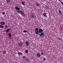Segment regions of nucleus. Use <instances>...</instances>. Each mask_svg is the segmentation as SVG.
<instances>
[{
  "mask_svg": "<svg viewBox=\"0 0 63 63\" xmlns=\"http://www.w3.org/2000/svg\"><path fill=\"white\" fill-rule=\"evenodd\" d=\"M43 30L41 29H39V31L38 32V34L40 35V33H43Z\"/></svg>",
  "mask_w": 63,
  "mask_h": 63,
  "instance_id": "f257e3e1",
  "label": "nucleus"
},
{
  "mask_svg": "<svg viewBox=\"0 0 63 63\" xmlns=\"http://www.w3.org/2000/svg\"><path fill=\"white\" fill-rule=\"evenodd\" d=\"M40 36L41 37H44L45 36V34H44V32H42L40 33Z\"/></svg>",
  "mask_w": 63,
  "mask_h": 63,
  "instance_id": "f03ea898",
  "label": "nucleus"
},
{
  "mask_svg": "<svg viewBox=\"0 0 63 63\" xmlns=\"http://www.w3.org/2000/svg\"><path fill=\"white\" fill-rule=\"evenodd\" d=\"M38 30H39V28H38L35 29V32L36 34H38V32L39 31H38Z\"/></svg>",
  "mask_w": 63,
  "mask_h": 63,
  "instance_id": "7ed1b4c3",
  "label": "nucleus"
},
{
  "mask_svg": "<svg viewBox=\"0 0 63 63\" xmlns=\"http://www.w3.org/2000/svg\"><path fill=\"white\" fill-rule=\"evenodd\" d=\"M20 12L21 14L22 15V16H25V14L23 12H22V11L21 10Z\"/></svg>",
  "mask_w": 63,
  "mask_h": 63,
  "instance_id": "20e7f679",
  "label": "nucleus"
},
{
  "mask_svg": "<svg viewBox=\"0 0 63 63\" xmlns=\"http://www.w3.org/2000/svg\"><path fill=\"white\" fill-rule=\"evenodd\" d=\"M26 45V46H28L29 45V43L28 41H26L25 42Z\"/></svg>",
  "mask_w": 63,
  "mask_h": 63,
  "instance_id": "39448f33",
  "label": "nucleus"
},
{
  "mask_svg": "<svg viewBox=\"0 0 63 63\" xmlns=\"http://www.w3.org/2000/svg\"><path fill=\"white\" fill-rule=\"evenodd\" d=\"M15 9L16 10H20V8L18 7L17 6H16Z\"/></svg>",
  "mask_w": 63,
  "mask_h": 63,
  "instance_id": "423d86ee",
  "label": "nucleus"
},
{
  "mask_svg": "<svg viewBox=\"0 0 63 63\" xmlns=\"http://www.w3.org/2000/svg\"><path fill=\"white\" fill-rule=\"evenodd\" d=\"M47 13H44L43 14V15L44 16H45V17H47V16L46 15Z\"/></svg>",
  "mask_w": 63,
  "mask_h": 63,
  "instance_id": "0eeeda50",
  "label": "nucleus"
},
{
  "mask_svg": "<svg viewBox=\"0 0 63 63\" xmlns=\"http://www.w3.org/2000/svg\"><path fill=\"white\" fill-rule=\"evenodd\" d=\"M36 5L37 6H40V4H39L38 3H36Z\"/></svg>",
  "mask_w": 63,
  "mask_h": 63,
  "instance_id": "6e6552de",
  "label": "nucleus"
},
{
  "mask_svg": "<svg viewBox=\"0 0 63 63\" xmlns=\"http://www.w3.org/2000/svg\"><path fill=\"white\" fill-rule=\"evenodd\" d=\"M18 44L20 46H22V44L21 42H19Z\"/></svg>",
  "mask_w": 63,
  "mask_h": 63,
  "instance_id": "1a4fd4ad",
  "label": "nucleus"
},
{
  "mask_svg": "<svg viewBox=\"0 0 63 63\" xmlns=\"http://www.w3.org/2000/svg\"><path fill=\"white\" fill-rule=\"evenodd\" d=\"M0 24L1 25H5V23L4 22H2L0 23Z\"/></svg>",
  "mask_w": 63,
  "mask_h": 63,
  "instance_id": "9d476101",
  "label": "nucleus"
},
{
  "mask_svg": "<svg viewBox=\"0 0 63 63\" xmlns=\"http://www.w3.org/2000/svg\"><path fill=\"white\" fill-rule=\"evenodd\" d=\"M11 30V29L10 28L8 29L6 31V32H9V30Z\"/></svg>",
  "mask_w": 63,
  "mask_h": 63,
  "instance_id": "9b49d317",
  "label": "nucleus"
},
{
  "mask_svg": "<svg viewBox=\"0 0 63 63\" xmlns=\"http://www.w3.org/2000/svg\"><path fill=\"white\" fill-rule=\"evenodd\" d=\"M6 1L7 3H10L11 2V0H6Z\"/></svg>",
  "mask_w": 63,
  "mask_h": 63,
  "instance_id": "f8f14e48",
  "label": "nucleus"
},
{
  "mask_svg": "<svg viewBox=\"0 0 63 63\" xmlns=\"http://www.w3.org/2000/svg\"><path fill=\"white\" fill-rule=\"evenodd\" d=\"M32 17H33V18H34V17H35V15L33 14H32Z\"/></svg>",
  "mask_w": 63,
  "mask_h": 63,
  "instance_id": "ddd939ff",
  "label": "nucleus"
},
{
  "mask_svg": "<svg viewBox=\"0 0 63 63\" xmlns=\"http://www.w3.org/2000/svg\"><path fill=\"white\" fill-rule=\"evenodd\" d=\"M9 37H12V35H11V33H9L8 34Z\"/></svg>",
  "mask_w": 63,
  "mask_h": 63,
  "instance_id": "4468645a",
  "label": "nucleus"
},
{
  "mask_svg": "<svg viewBox=\"0 0 63 63\" xmlns=\"http://www.w3.org/2000/svg\"><path fill=\"white\" fill-rule=\"evenodd\" d=\"M0 28H3V26L2 25H0Z\"/></svg>",
  "mask_w": 63,
  "mask_h": 63,
  "instance_id": "2eb2a0df",
  "label": "nucleus"
},
{
  "mask_svg": "<svg viewBox=\"0 0 63 63\" xmlns=\"http://www.w3.org/2000/svg\"><path fill=\"white\" fill-rule=\"evenodd\" d=\"M18 54L19 55H22V53L21 52H18Z\"/></svg>",
  "mask_w": 63,
  "mask_h": 63,
  "instance_id": "dca6fc26",
  "label": "nucleus"
},
{
  "mask_svg": "<svg viewBox=\"0 0 63 63\" xmlns=\"http://www.w3.org/2000/svg\"><path fill=\"white\" fill-rule=\"evenodd\" d=\"M24 3H25V2H22V5H23L24 6H25V4H24Z\"/></svg>",
  "mask_w": 63,
  "mask_h": 63,
  "instance_id": "f3484780",
  "label": "nucleus"
},
{
  "mask_svg": "<svg viewBox=\"0 0 63 63\" xmlns=\"http://www.w3.org/2000/svg\"><path fill=\"white\" fill-rule=\"evenodd\" d=\"M59 13H60V15H62V12H61V10H59Z\"/></svg>",
  "mask_w": 63,
  "mask_h": 63,
  "instance_id": "a211bd4d",
  "label": "nucleus"
},
{
  "mask_svg": "<svg viewBox=\"0 0 63 63\" xmlns=\"http://www.w3.org/2000/svg\"><path fill=\"white\" fill-rule=\"evenodd\" d=\"M37 56L38 57H40V54H37Z\"/></svg>",
  "mask_w": 63,
  "mask_h": 63,
  "instance_id": "6ab92c4d",
  "label": "nucleus"
},
{
  "mask_svg": "<svg viewBox=\"0 0 63 63\" xmlns=\"http://www.w3.org/2000/svg\"><path fill=\"white\" fill-rule=\"evenodd\" d=\"M23 32H24V33H26L27 32V31L26 30H24L23 31Z\"/></svg>",
  "mask_w": 63,
  "mask_h": 63,
  "instance_id": "aec40b11",
  "label": "nucleus"
},
{
  "mask_svg": "<svg viewBox=\"0 0 63 63\" xmlns=\"http://www.w3.org/2000/svg\"><path fill=\"white\" fill-rule=\"evenodd\" d=\"M20 11L19 10H18L17 11V13H19V14L20 13Z\"/></svg>",
  "mask_w": 63,
  "mask_h": 63,
  "instance_id": "412c9836",
  "label": "nucleus"
},
{
  "mask_svg": "<svg viewBox=\"0 0 63 63\" xmlns=\"http://www.w3.org/2000/svg\"><path fill=\"white\" fill-rule=\"evenodd\" d=\"M3 52L4 54H6V52L5 51H3Z\"/></svg>",
  "mask_w": 63,
  "mask_h": 63,
  "instance_id": "4be33fe9",
  "label": "nucleus"
},
{
  "mask_svg": "<svg viewBox=\"0 0 63 63\" xmlns=\"http://www.w3.org/2000/svg\"><path fill=\"white\" fill-rule=\"evenodd\" d=\"M25 52L26 53H28V50H26L25 51Z\"/></svg>",
  "mask_w": 63,
  "mask_h": 63,
  "instance_id": "5701e85b",
  "label": "nucleus"
},
{
  "mask_svg": "<svg viewBox=\"0 0 63 63\" xmlns=\"http://www.w3.org/2000/svg\"><path fill=\"white\" fill-rule=\"evenodd\" d=\"M41 55H43V54H44V53H43V52H41Z\"/></svg>",
  "mask_w": 63,
  "mask_h": 63,
  "instance_id": "b1692460",
  "label": "nucleus"
},
{
  "mask_svg": "<svg viewBox=\"0 0 63 63\" xmlns=\"http://www.w3.org/2000/svg\"><path fill=\"white\" fill-rule=\"evenodd\" d=\"M8 28V26L6 25L5 26V28Z\"/></svg>",
  "mask_w": 63,
  "mask_h": 63,
  "instance_id": "393cba45",
  "label": "nucleus"
},
{
  "mask_svg": "<svg viewBox=\"0 0 63 63\" xmlns=\"http://www.w3.org/2000/svg\"><path fill=\"white\" fill-rule=\"evenodd\" d=\"M2 14L3 15H5V12H2Z\"/></svg>",
  "mask_w": 63,
  "mask_h": 63,
  "instance_id": "a878e982",
  "label": "nucleus"
},
{
  "mask_svg": "<svg viewBox=\"0 0 63 63\" xmlns=\"http://www.w3.org/2000/svg\"><path fill=\"white\" fill-rule=\"evenodd\" d=\"M23 58H24V59L25 58H26V57H25V56H24L23 57Z\"/></svg>",
  "mask_w": 63,
  "mask_h": 63,
  "instance_id": "bb28decb",
  "label": "nucleus"
},
{
  "mask_svg": "<svg viewBox=\"0 0 63 63\" xmlns=\"http://www.w3.org/2000/svg\"><path fill=\"white\" fill-rule=\"evenodd\" d=\"M46 60V59H45V58H43V60L44 61H45Z\"/></svg>",
  "mask_w": 63,
  "mask_h": 63,
  "instance_id": "cd10ccee",
  "label": "nucleus"
},
{
  "mask_svg": "<svg viewBox=\"0 0 63 63\" xmlns=\"http://www.w3.org/2000/svg\"><path fill=\"white\" fill-rule=\"evenodd\" d=\"M61 4H62V5L63 4V2H62L61 1Z\"/></svg>",
  "mask_w": 63,
  "mask_h": 63,
  "instance_id": "c85d7f7f",
  "label": "nucleus"
},
{
  "mask_svg": "<svg viewBox=\"0 0 63 63\" xmlns=\"http://www.w3.org/2000/svg\"><path fill=\"white\" fill-rule=\"evenodd\" d=\"M58 39H59V40H62L61 39L59 38H58Z\"/></svg>",
  "mask_w": 63,
  "mask_h": 63,
  "instance_id": "c756f323",
  "label": "nucleus"
},
{
  "mask_svg": "<svg viewBox=\"0 0 63 63\" xmlns=\"http://www.w3.org/2000/svg\"><path fill=\"white\" fill-rule=\"evenodd\" d=\"M59 0V1H60V2H61V0Z\"/></svg>",
  "mask_w": 63,
  "mask_h": 63,
  "instance_id": "7c9ffc66",
  "label": "nucleus"
},
{
  "mask_svg": "<svg viewBox=\"0 0 63 63\" xmlns=\"http://www.w3.org/2000/svg\"><path fill=\"white\" fill-rule=\"evenodd\" d=\"M0 53H1V51H0Z\"/></svg>",
  "mask_w": 63,
  "mask_h": 63,
  "instance_id": "2f4dec72",
  "label": "nucleus"
}]
</instances>
